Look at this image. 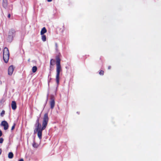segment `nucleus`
Wrapping results in <instances>:
<instances>
[{"instance_id": "obj_16", "label": "nucleus", "mask_w": 161, "mask_h": 161, "mask_svg": "<svg viewBox=\"0 0 161 161\" xmlns=\"http://www.w3.org/2000/svg\"><path fill=\"white\" fill-rule=\"evenodd\" d=\"M5 112L4 110H2L1 113V114H0L1 116L2 117H3L4 115L5 114Z\"/></svg>"}, {"instance_id": "obj_2", "label": "nucleus", "mask_w": 161, "mask_h": 161, "mask_svg": "<svg viewBox=\"0 0 161 161\" xmlns=\"http://www.w3.org/2000/svg\"><path fill=\"white\" fill-rule=\"evenodd\" d=\"M56 80L58 85L59 81V75L60 73L62 71V69L60 65L61 59L59 56L57 55L56 57Z\"/></svg>"}, {"instance_id": "obj_1", "label": "nucleus", "mask_w": 161, "mask_h": 161, "mask_svg": "<svg viewBox=\"0 0 161 161\" xmlns=\"http://www.w3.org/2000/svg\"><path fill=\"white\" fill-rule=\"evenodd\" d=\"M49 118L47 113H45L43 119L42 123V127L39 123V118L38 117L36 120L35 124V129L34 130V132H37V136L39 138L41 139L42 138V131L46 128L48 123Z\"/></svg>"}, {"instance_id": "obj_11", "label": "nucleus", "mask_w": 161, "mask_h": 161, "mask_svg": "<svg viewBox=\"0 0 161 161\" xmlns=\"http://www.w3.org/2000/svg\"><path fill=\"white\" fill-rule=\"evenodd\" d=\"M55 60L53 59H51L50 61V67L51 68L52 66H53L54 64Z\"/></svg>"}, {"instance_id": "obj_24", "label": "nucleus", "mask_w": 161, "mask_h": 161, "mask_svg": "<svg viewBox=\"0 0 161 161\" xmlns=\"http://www.w3.org/2000/svg\"><path fill=\"white\" fill-rule=\"evenodd\" d=\"M47 1L48 2H50L52 1V0H47Z\"/></svg>"}, {"instance_id": "obj_12", "label": "nucleus", "mask_w": 161, "mask_h": 161, "mask_svg": "<svg viewBox=\"0 0 161 161\" xmlns=\"http://www.w3.org/2000/svg\"><path fill=\"white\" fill-rule=\"evenodd\" d=\"M14 154L12 152H9L8 154V158H12L13 157Z\"/></svg>"}, {"instance_id": "obj_18", "label": "nucleus", "mask_w": 161, "mask_h": 161, "mask_svg": "<svg viewBox=\"0 0 161 161\" xmlns=\"http://www.w3.org/2000/svg\"><path fill=\"white\" fill-rule=\"evenodd\" d=\"M15 124H14L11 127V130H12L15 128Z\"/></svg>"}, {"instance_id": "obj_3", "label": "nucleus", "mask_w": 161, "mask_h": 161, "mask_svg": "<svg viewBox=\"0 0 161 161\" xmlns=\"http://www.w3.org/2000/svg\"><path fill=\"white\" fill-rule=\"evenodd\" d=\"M9 53L8 48L5 47L3 50V58L5 63H7L9 59Z\"/></svg>"}, {"instance_id": "obj_23", "label": "nucleus", "mask_w": 161, "mask_h": 161, "mask_svg": "<svg viewBox=\"0 0 161 161\" xmlns=\"http://www.w3.org/2000/svg\"><path fill=\"white\" fill-rule=\"evenodd\" d=\"M19 161H24V160L23 159L21 158L19 160Z\"/></svg>"}, {"instance_id": "obj_4", "label": "nucleus", "mask_w": 161, "mask_h": 161, "mask_svg": "<svg viewBox=\"0 0 161 161\" xmlns=\"http://www.w3.org/2000/svg\"><path fill=\"white\" fill-rule=\"evenodd\" d=\"M15 31L14 29H11L9 31L7 40L9 42H11L13 40V37L15 34Z\"/></svg>"}, {"instance_id": "obj_6", "label": "nucleus", "mask_w": 161, "mask_h": 161, "mask_svg": "<svg viewBox=\"0 0 161 161\" xmlns=\"http://www.w3.org/2000/svg\"><path fill=\"white\" fill-rule=\"evenodd\" d=\"M50 104L51 108L53 109L55 106V101L53 97H51V100L50 102Z\"/></svg>"}, {"instance_id": "obj_7", "label": "nucleus", "mask_w": 161, "mask_h": 161, "mask_svg": "<svg viewBox=\"0 0 161 161\" xmlns=\"http://www.w3.org/2000/svg\"><path fill=\"white\" fill-rule=\"evenodd\" d=\"M14 71V68L13 65L10 66L8 69V74L11 75Z\"/></svg>"}, {"instance_id": "obj_21", "label": "nucleus", "mask_w": 161, "mask_h": 161, "mask_svg": "<svg viewBox=\"0 0 161 161\" xmlns=\"http://www.w3.org/2000/svg\"><path fill=\"white\" fill-rule=\"evenodd\" d=\"M10 16H11V15H10V14H8V18H10Z\"/></svg>"}, {"instance_id": "obj_9", "label": "nucleus", "mask_w": 161, "mask_h": 161, "mask_svg": "<svg viewBox=\"0 0 161 161\" xmlns=\"http://www.w3.org/2000/svg\"><path fill=\"white\" fill-rule=\"evenodd\" d=\"M3 5L4 8H6L8 5L7 0H3Z\"/></svg>"}, {"instance_id": "obj_19", "label": "nucleus", "mask_w": 161, "mask_h": 161, "mask_svg": "<svg viewBox=\"0 0 161 161\" xmlns=\"http://www.w3.org/2000/svg\"><path fill=\"white\" fill-rule=\"evenodd\" d=\"M3 139L2 138H0V143H3Z\"/></svg>"}, {"instance_id": "obj_15", "label": "nucleus", "mask_w": 161, "mask_h": 161, "mask_svg": "<svg viewBox=\"0 0 161 161\" xmlns=\"http://www.w3.org/2000/svg\"><path fill=\"white\" fill-rule=\"evenodd\" d=\"M32 146L33 147L36 148H37L38 146V144L36 143L35 142H33Z\"/></svg>"}, {"instance_id": "obj_25", "label": "nucleus", "mask_w": 161, "mask_h": 161, "mask_svg": "<svg viewBox=\"0 0 161 161\" xmlns=\"http://www.w3.org/2000/svg\"><path fill=\"white\" fill-rule=\"evenodd\" d=\"M56 47H57V43L56 44Z\"/></svg>"}, {"instance_id": "obj_10", "label": "nucleus", "mask_w": 161, "mask_h": 161, "mask_svg": "<svg viewBox=\"0 0 161 161\" xmlns=\"http://www.w3.org/2000/svg\"><path fill=\"white\" fill-rule=\"evenodd\" d=\"M47 31V30L45 27H43L41 31V35H43L44 33H46Z\"/></svg>"}, {"instance_id": "obj_8", "label": "nucleus", "mask_w": 161, "mask_h": 161, "mask_svg": "<svg viewBox=\"0 0 161 161\" xmlns=\"http://www.w3.org/2000/svg\"><path fill=\"white\" fill-rule=\"evenodd\" d=\"M11 107L13 110H15L17 108L16 103L15 101H13L11 103Z\"/></svg>"}, {"instance_id": "obj_5", "label": "nucleus", "mask_w": 161, "mask_h": 161, "mask_svg": "<svg viewBox=\"0 0 161 161\" xmlns=\"http://www.w3.org/2000/svg\"><path fill=\"white\" fill-rule=\"evenodd\" d=\"M1 125L3 126V129L4 130H7L8 128V124L7 122L5 120L3 121L2 122Z\"/></svg>"}, {"instance_id": "obj_14", "label": "nucleus", "mask_w": 161, "mask_h": 161, "mask_svg": "<svg viewBox=\"0 0 161 161\" xmlns=\"http://www.w3.org/2000/svg\"><path fill=\"white\" fill-rule=\"evenodd\" d=\"M37 67H36V66H33L32 67V72L34 73L36 72L37 70Z\"/></svg>"}, {"instance_id": "obj_13", "label": "nucleus", "mask_w": 161, "mask_h": 161, "mask_svg": "<svg viewBox=\"0 0 161 161\" xmlns=\"http://www.w3.org/2000/svg\"><path fill=\"white\" fill-rule=\"evenodd\" d=\"M42 39L43 42H45L46 40V37L45 35H42Z\"/></svg>"}, {"instance_id": "obj_17", "label": "nucleus", "mask_w": 161, "mask_h": 161, "mask_svg": "<svg viewBox=\"0 0 161 161\" xmlns=\"http://www.w3.org/2000/svg\"><path fill=\"white\" fill-rule=\"evenodd\" d=\"M104 72L103 70H101L99 72V74L101 75H104Z\"/></svg>"}, {"instance_id": "obj_20", "label": "nucleus", "mask_w": 161, "mask_h": 161, "mask_svg": "<svg viewBox=\"0 0 161 161\" xmlns=\"http://www.w3.org/2000/svg\"><path fill=\"white\" fill-rule=\"evenodd\" d=\"M3 135L2 131L0 130V137L1 136Z\"/></svg>"}, {"instance_id": "obj_22", "label": "nucleus", "mask_w": 161, "mask_h": 161, "mask_svg": "<svg viewBox=\"0 0 161 161\" xmlns=\"http://www.w3.org/2000/svg\"><path fill=\"white\" fill-rule=\"evenodd\" d=\"M111 68V66H109L108 67V69H110Z\"/></svg>"}]
</instances>
